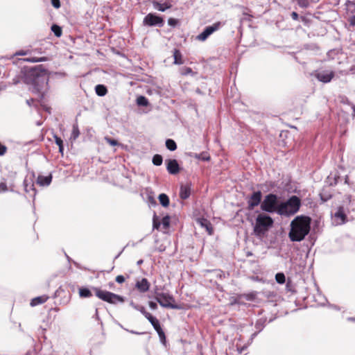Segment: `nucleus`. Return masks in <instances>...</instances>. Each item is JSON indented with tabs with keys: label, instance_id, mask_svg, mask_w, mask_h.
<instances>
[{
	"label": "nucleus",
	"instance_id": "473e14b6",
	"mask_svg": "<svg viewBox=\"0 0 355 355\" xmlns=\"http://www.w3.org/2000/svg\"><path fill=\"white\" fill-rule=\"evenodd\" d=\"M275 279L279 284H284L285 282L286 278L284 273L279 272L276 274Z\"/></svg>",
	"mask_w": 355,
	"mask_h": 355
},
{
	"label": "nucleus",
	"instance_id": "7ed1b4c3",
	"mask_svg": "<svg viewBox=\"0 0 355 355\" xmlns=\"http://www.w3.org/2000/svg\"><path fill=\"white\" fill-rule=\"evenodd\" d=\"M273 224L272 218L266 214H260L256 218L255 225L254 227V233L256 236L261 238L268 231L269 228Z\"/></svg>",
	"mask_w": 355,
	"mask_h": 355
},
{
	"label": "nucleus",
	"instance_id": "f03ea898",
	"mask_svg": "<svg viewBox=\"0 0 355 355\" xmlns=\"http://www.w3.org/2000/svg\"><path fill=\"white\" fill-rule=\"evenodd\" d=\"M301 200L296 196H292L286 202L277 206V213L280 216H291L295 214L300 209Z\"/></svg>",
	"mask_w": 355,
	"mask_h": 355
},
{
	"label": "nucleus",
	"instance_id": "58836bf2",
	"mask_svg": "<svg viewBox=\"0 0 355 355\" xmlns=\"http://www.w3.org/2000/svg\"><path fill=\"white\" fill-rule=\"evenodd\" d=\"M180 73L182 75L186 76L191 73H193L192 69L189 67H183L180 70Z\"/></svg>",
	"mask_w": 355,
	"mask_h": 355
},
{
	"label": "nucleus",
	"instance_id": "603ef678",
	"mask_svg": "<svg viewBox=\"0 0 355 355\" xmlns=\"http://www.w3.org/2000/svg\"><path fill=\"white\" fill-rule=\"evenodd\" d=\"M160 225L159 222H157L156 216L155 215L153 217V227L157 229Z\"/></svg>",
	"mask_w": 355,
	"mask_h": 355
},
{
	"label": "nucleus",
	"instance_id": "052dcab7",
	"mask_svg": "<svg viewBox=\"0 0 355 355\" xmlns=\"http://www.w3.org/2000/svg\"><path fill=\"white\" fill-rule=\"evenodd\" d=\"M142 263H143V260H141V259L137 261V264H138V265H140V264H141Z\"/></svg>",
	"mask_w": 355,
	"mask_h": 355
},
{
	"label": "nucleus",
	"instance_id": "49530a36",
	"mask_svg": "<svg viewBox=\"0 0 355 355\" xmlns=\"http://www.w3.org/2000/svg\"><path fill=\"white\" fill-rule=\"evenodd\" d=\"M6 150H7L6 146L0 143V155L1 156L3 155L6 153Z\"/></svg>",
	"mask_w": 355,
	"mask_h": 355
},
{
	"label": "nucleus",
	"instance_id": "bb28decb",
	"mask_svg": "<svg viewBox=\"0 0 355 355\" xmlns=\"http://www.w3.org/2000/svg\"><path fill=\"white\" fill-rule=\"evenodd\" d=\"M166 146L171 151H173L177 148L176 143L175 142L174 140L171 139H166Z\"/></svg>",
	"mask_w": 355,
	"mask_h": 355
},
{
	"label": "nucleus",
	"instance_id": "423d86ee",
	"mask_svg": "<svg viewBox=\"0 0 355 355\" xmlns=\"http://www.w3.org/2000/svg\"><path fill=\"white\" fill-rule=\"evenodd\" d=\"M156 301L164 308L179 309L180 306L175 304V299L172 295L166 293H157L155 296Z\"/></svg>",
	"mask_w": 355,
	"mask_h": 355
},
{
	"label": "nucleus",
	"instance_id": "ea45409f",
	"mask_svg": "<svg viewBox=\"0 0 355 355\" xmlns=\"http://www.w3.org/2000/svg\"><path fill=\"white\" fill-rule=\"evenodd\" d=\"M297 2L301 8H307L309 5L308 0H297Z\"/></svg>",
	"mask_w": 355,
	"mask_h": 355
},
{
	"label": "nucleus",
	"instance_id": "f257e3e1",
	"mask_svg": "<svg viewBox=\"0 0 355 355\" xmlns=\"http://www.w3.org/2000/svg\"><path fill=\"white\" fill-rule=\"evenodd\" d=\"M288 237L291 241L300 242L304 240L311 230V218L306 216H298L291 223Z\"/></svg>",
	"mask_w": 355,
	"mask_h": 355
},
{
	"label": "nucleus",
	"instance_id": "f8f14e48",
	"mask_svg": "<svg viewBox=\"0 0 355 355\" xmlns=\"http://www.w3.org/2000/svg\"><path fill=\"white\" fill-rule=\"evenodd\" d=\"M315 78L324 83H329L334 77L333 71H320L315 73Z\"/></svg>",
	"mask_w": 355,
	"mask_h": 355
},
{
	"label": "nucleus",
	"instance_id": "4d7b16f0",
	"mask_svg": "<svg viewBox=\"0 0 355 355\" xmlns=\"http://www.w3.org/2000/svg\"><path fill=\"white\" fill-rule=\"evenodd\" d=\"M349 73L354 74L355 73V65L352 66L349 71Z\"/></svg>",
	"mask_w": 355,
	"mask_h": 355
},
{
	"label": "nucleus",
	"instance_id": "6ab92c4d",
	"mask_svg": "<svg viewBox=\"0 0 355 355\" xmlns=\"http://www.w3.org/2000/svg\"><path fill=\"white\" fill-rule=\"evenodd\" d=\"M198 223L202 227H205L209 235H211L213 233V228L211 224L209 221L205 218H200L198 220Z\"/></svg>",
	"mask_w": 355,
	"mask_h": 355
},
{
	"label": "nucleus",
	"instance_id": "0eeeda50",
	"mask_svg": "<svg viewBox=\"0 0 355 355\" xmlns=\"http://www.w3.org/2000/svg\"><path fill=\"white\" fill-rule=\"evenodd\" d=\"M224 26V23L217 21L211 26H207L204 31L196 36V40L201 42H205L211 34L218 31Z\"/></svg>",
	"mask_w": 355,
	"mask_h": 355
},
{
	"label": "nucleus",
	"instance_id": "c9c22d12",
	"mask_svg": "<svg viewBox=\"0 0 355 355\" xmlns=\"http://www.w3.org/2000/svg\"><path fill=\"white\" fill-rule=\"evenodd\" d=\"M160 224L163 225L164 228H168L170 224V217L168 216H164Z\"/></svg>",
	"mask_w": 355,
	"mask_h": 355
},
{
	"label": "nucleus",
	"instance_id": "c03bdc74",
	"mask_svg": "<svg viewBox=\"0 0 355 355\" xmlns=\"http://www.w3.org/2000/svg\"><path fill=\"white\" fill-rule=\"evenodd\" d=\"M159 335V338L162 340H165V334H164V332L163 331L162 329H158V331H156Z\"/></svg>",
	"mask_w": 355,
	"mask_h": 355
},
{
	"label": "nucleus",
	"instance_id": "6e6552de",
	"mask_svg": "<svg viewBox=\"0 0 355 355\" xmlns=\"http://www.w3.org/2000/svg\"><path fill=\"white\" fill-rule=\"evenodd\" d=\"M164 24V21L163 18L155 13H148L145 16L143 20V24L147 26L162 27Z\"/></svg>",
	"mask_w": 355,
	"mask_h": 355
},
{
	"label": "nucleus",
	"instance_id": "dca6fc26",
	"mask_svg": "<svg viewBox=\"0 0 355 355\" xmlns=\"http://www.w3.org/2000/svg\"><path fill=\"white\" fill-rule=\"evenodd\" d=\"M191 194V186L189 184H182L180 190V197L182 199H187Z\"/></svg>",
	"mask_w": 355,
	"mask_h": 355
},
{
	"label": "nucleus",
	"instance_id": "864d4df0",
	"mask_svg": "<svg viewBox=\"0 0 355 355\" xmlns=\"http://www.w3.org/2000/svg\"><path fill=\"white\" fill-rule=\"evenodd\" d=\"M349 22L351 26H355V15H353L349 17Z\"/></svg>",
	"mask_w": 355,
	"mask_h": 355
},
{
	"label": "nucleus",
	"instance_id": "0e129e2a",
	"mask_svg": "<svg viewBox=\"0 0 355 355\" xmlns=\"http://www.w3.org/2000/svg\"><path fill=\"white\" fill-rule=\"evenodd\" d=\"M354 111L355 112V107H354Z\"/></svg>",
	"mask_w": 355,
	"mask_h": 355
},
{
	"label": "nucleus",
	"instance_id": "2f4dec72",
	"mask_svg": "<svg viewBox=\"0 0 355 355\" xmlns=\"http://www.w3.org/2000/svg\"><path fill=\"white\" fill-rule=\"evenodd\" d=\"M55 144L59 146V151L62 153L64 147H63V141L58 137L57 135L54 136Z\"/></svg>",
	"mask_w": 355,
	"mask_h": 355
},
{
	"label": "nucleus",
	"instance_id": "e2e57ef3",
	"mask_svg": "<svg viewBox=\"0 0 355 355\" xmlns=\"http://www.w3.org/2000/svg\"><path fill=\"white\" fill-rule=\"evenodd\" d=\"M334 184H337V180H335V182H334Z\"/></svg>",
	"mask_w": 355,
	"mask_h": 355
},
{
	"label": "nucleus",
	"instance_id": "3c124183",
	"mask_svg": "<svg viewBox=\"0 0 355 355\" xmlns=\"http://www.w3.org/2000/svg\"><path fill=\"white\" fill-rule=\"evenodd\" d=\"M148 305L151 309L155 310L157 309V304L154 302H149Z\"/></svg>",
	"mask_w": 355,
	"mask_h": 355
},
{
	"label": "nucleus",
	"instance_id": "aec40b11",
	"mask_svg": "<svg viewBox=\"0 0 355 355\" xmlns=\"http://www.w3.org/2000/svg\"><path fill=\"white\" fill-rule=\"evenodd\" d=\"M265 323H266V319H264V318H260L256 322L255 328L257 329V331L252 334V336H251L252 339H253L255 336H257V335L260 331H262V329H263V327L265 326Z\"/></svg>",
	"mask_w": 355,
	"mask_h": 355
},
{
	"label": "nucleus",
	"instance_id": "79ce46f5",
	"mask_svg": "<svg viewBox=\"0 0 355 355\" xmlns=\"http://www.w3.org/2000/svg\"><path fill=\"white\" fill-rule=\"evenodd\" d=\"M143 315L145 316V318L149 321H152L155 318L153 317L150 313H149L148 312H147L146 311H144V313H143Z\"/></svg>",
	"mask_w": 355,
	"mask_h": 355
},
{
	"label": "nucleus",
	"instance_id": "20e7f679",
	"mask_svg": "<svg viewBox=\"0 0 355 355\" xmlns=\"http://www.w3.org/2000/svg\"><path fill=\"white\" fill-rule=\"evenodd\" d=\"M94 289L95 291L96 296L104 302L112 304L123 303L125 302V298L119 295L110 291H103L98 288H94Z\"/></svg>",
	"mask_w": 355,
	"mask_h": 355
},
{
	"label": "nucleus",
	"instance_id": "4468645a",
	"mask_svg": "<svg viewBox=\"0 0 355 355\" xmlns=\"http://www.w3.org/2000/svg\"><path fill=\"white\" fill-rule=\"evenodd\" d=\"M166 169L170 174L175 175L180 171V166L176 159L166 160Z\"/></svg>",
	"mask_w": 355,
	"mask_h": 355
},
{
	"label": "nucleus",
	"instance_id": "a18cd8bd",
	"mask_svg": "<svg viewBox=\"0 0 355 355\" xmlns=\"http://www.w3.org/2000/svg\"><path fill=\"white\" fill-rule=\"evenodd\" d=\"M52 6L55 8H59L60 7V0H51Z\"/></svg>",
	"mask_w": 355,
	"mask_h": 355
},
{
	"label": "nucleus",
	"instance_id": "bf43d9fd",
	"mask_svg": "<svg viewBox=\"0 0 355 355\" xmlns=\"http://www.w3.org/2000/svg\"><path fill=\"white\" fill-rule=\"evenodd\" d=\"M348 320L355 321V318H348Z\"/></svg>",
	"mask_w": 355,
	"mask_h": 355
},
{
	"label": "nucleus",
	"instance_id": "4c0bfd02",
	"mask_svg": "<svg viewBox=\"0 0 355 355\" xmlns=\"http://www.w3.org/2000/svg\"><path fill=\"white\" fill-rule=\"evenodd\" d=\"M105 141H106V142H107V144H109L110 146H115L119 145V142H118L116 140H115V139H111V138H110V137H105Z\"/></svg>",
	"mask_w": 355,
	"mask_h": 355
},
{
	"label": "nucleus",
	"instance_id": "412c9836",
	"mask_svg": "<svg viewBox=\"0 0 355 355\" xmlns=\"http://www.w3.org/2000/svg\"><path fill=\"white\" fill-rule=\"evenodd\" d=\"M153 6L155 10H157L161 12H164L166 10H167L171 7V4H168L166 3H161L158 1H153Z\"/></svg>",
	"mask_w": 355,
	"mask_h": 355
},
{
	"label": "nucleus",
	"instance_id": "c756f323",
	"mask_svg": "<svg viewBox=\"0 0 355 355\" xmlns=\"http://www.w3.org/2000/svg\"><path fill=\"white\" fill-rule=\"evenodd\" d=\"M163 162L162 157L160 155H155L153 157V163L155 166H160L162 165Z\"/></svg>",
	"mask_w": 355,
	"mask_h": 355
},
{
	"label": "nucleus",
	"instance_id": "1a4fd4ad",
	"mask_svg": "<svg viewBox=\"0 0 355 355\" xmlns=\"http://www.w3.org/2000/svg\"><path fill=\"white\" fill-rule=\"evenodd\" d=\"M33 75L35 76L33 80L34 89L40 94H43V89L47 85V77L45 75L36 76L33 72Z\"/></svg>",
	"mask_w": 355,
	"mask_h": 355
},
{
	"label": "nucleus",
	"instance_id": "f704fd0d",
	"mask_svg": "<svg viewBox=\"0 0 355 355\" xmlns=\"http://www.w3.org/2000/svg\"><path fill=\"white\" fill-rule=\"evenodd\" d=\"M130 305L135 309L140 311L142 314L144 313V311H146L145 308L143 306H141V305H139V304H136L135 303H134L132 301L130 302Z\"/></svg>",
	"mask_w": 355,
	"mask_h": 355
},
{
	"label": "nucleus",
	"instance_id": "de8ad7c7",
	"mask_svg": "<svg viewBox=\"0 0 355 355\" xmlns=\"http://www.w3.org/2000/svg\"><path fill=\"white\" fill-rule=\"evenodd\" d=\"M177 23H178L177 19H173V18H170L168 20V25H170L171 26H175L177 24Z\"/></svg>",
	"mask_w": 355,
	"mask_h": 355
},
{
	"label": "nucleus",
	"instance_id": "4be33fe9",
	"mask_svg": "<svg viewBox=\"0 0 355 355\" xmlns=\"http://www.w3.org/2000/svg\"><path fill=\"white\" fill-rule=\"evenodd\" d=\"M95 91L99 96H104L107 92L106 87L103 85H97L95 87Z\"/></svg>",
	"mask_w": 355,
	"mask_h": 355
},
{
	"label": "nucleus",
	"instance_id": "393cba45",
	"mask_svg": "<svg viewBox=\"0 0 355 355\" xmlns=\"http://www.w3.org/2000/svg\"><path fill=\"white\" fill-rule=\"evenodd\" d=\"M193 157H195L196 159L202 160V161H209L210 159L209 155L207 153H205V152L199 153V154L194 153Z\"/></svg>",
	"mask_w": 355,
	"mask_h": 355
},
{
	"label": "nucleus",
	"instance_id": "b1692460",
	"mask_svg": "<svg viewBox=\"0 0 355 355\" xmlns=\"http://www.w3.org/2000/svg\"><path fill=\"white\" fill-rule=\"evenodd\" d=\"M80 135V131L77 123H74L72 128V132L71 134L70 139L76 140Z\"/></svg>",
	"mask_w": 355,
	"mask_h": 355
},
{
	"label": "nucleus",
	"instance_id": "2eb2a0df",
	"mask_svg": "<svg viewBox=\"0 0 355 355\" xmlns=\"http://www.w3.org/2000/svg\"><path fill=\"white\" fill-rule=\"evenodd\" d=\"M135 287L141 292L145 293L149 290L150 283L146 278H142L136 282Z\"/></svg>",
	"mask_w": 355,
	"mask_h": 355
},
{
	"label": "nucleus",
	"instance_id": "5701e85b",
	"mask_svg": "<svg viewBox=\"0 0 355 355\" xmlns=\"http://www.w3.org/2000/svg\"><path fill=\"white\" fill-rule=\"evenodd\" d=\"M158 199L159 200L160 204L163 207H166L169 205L170 201H169V198L166 194L161 193L160 195H159Z\"/></svg>",
	"mask_w": 355,
	"mask_h": 355
},
{
	"label": "nucleus",
	"instance_id": "6e6d98bb",
	"mask_svg": "<svg viewBox=\"0 0 355 355\" xmlns=\"http://www.w3.org/2000/svg\"><path fill=\"white\" fill-rule=\"evenodd\" d=\"M26 53H27L24 51H19L16 52L15 55H26Z\"/></svg>",
	"mask_w": 355,
	"mask_h": 355
},
{
	"label": "nucleus",
	"instance_id": "ddd939ff",
	"mask_svg": "<svg viewBox=\"0 0 355 355\" xmlns=\"http://www.w3.org/2000/svg\"><path fill=\"white\" fill-rule=\"evenodd\" d=\"M261 197L262 195L260 191L254 192L248 201V209L251 210L258 206L261 201Z\"/></svg>",
	"mask_w": 355,
	"mask_h": 355
},
{
	"label": "nucleus",
	"instance_id": "7c9ffc66",
	"mask_svg": "<svg viewBox=\"0 0 355 355\" xmlns=\"http://www.w3.org/2000/svg\"><path fill=\"white\" fill-rule=\"evenodd\" d=\"M51 31L53 32L54 35L56 37H60L62 35V29L58 25H53L51 26Z\"/></svg>",
	"mask_w": 355,
	"mask_h": 355
},
{
	"label": "nucleus",
	"instance_id": "8fccbe9b",
	"mask_svg": "<svg viewBox=\"0 0 355 355\" xmlns=\"http://www.w3.org/2000/svg\"><path fill=\"white\" fill-rule=\"evenodd\" d=\"M346 200L349 203V204H352V209L353 211H355V202H352V200H351V196H348L347 198H346Z\"/></svg>",
	"mask_w": 355,
	"mask_h": 355
},
{
	"label": "nucleus",
	"instance_id": "72a5a7b5",
	"mask_svg": "<svg viewBox=\"0 0 355 355\" xmlns=\"http://www.w3.org/2000/svg\"><path fill=\"white\" fill-rule=\"evenodd\" d=\"M24 60L26 61V62H28L35 63V62H43L44 60H46V59H45V58H35V57H33V58H26V59H24Z\"/></svg>",
	"mask_w": 355,
	"mask_h": 355
},
{
	"label": "nucleus",
	"instance_id": "e433bc0d",
	"mask_svg": "<svg viewBox=\"0 0 355 355\" xmlns=\"http://www.w3.org/2000/svg\"><path fill=\"white\" fill-rule=\"evenodd\" d=\"M150 322L153 325V327L155 331H158V329H161L159 322L156 318L153 320L150 321Z\"/></svg>",
	"mask_w": 355,
	"mask_h": 355
},
{
	"label": "nucleus",
	"instance_id": "37998d69",
	"mask_svg": "<svg viewBox=\"0 0 355 355\" xmlns=\"http://www.w3.org/2000/svg\"><path fill=\"white\" fill-rule=\"evenodd\" d=\"M345 183L349 185L350 186V188L353 190L355 191V183H349V178L347 175L345 176Z\"/></svg>",
	"mask_w": 355,
	"mask_h": 355
},
{
	"label": "nucleus",
	"instance_id": "5fc2aeb1",
	"mask_svg": "<svg viewBox=\"0 0 355 355\" xmlns=\"http://www.w3.org/2000/svg\"><path fill=\"white\" fill-rule=\"evenodd\" d=\"M291 17L293 20H297L298 19V14L296 12H293L291 13Z\"/></svg>",
	"mask_w": 355,
	"mask_h": 355
},
{
	"label": "nucleus",
	"instance_id": "39448f33",
	"mask_svg": "<svg viewBox=\"0 0 355 355\" xmlns=\"http://www.w3.org/2000/svg\"><path fill=\"white\" fill-rule=\"evenodd\" d=\"M278 199L275 194L270 193L265 196L261 203V209L268 213L277 212Z\"/></svg>",
	"mask_w": 355,
	"mask_h": 355
},
{
	"label": "nucleus",
	"instance_id": "a878e982",
	"mask_svg": "<svg viewBox=\"0 0 355 355\" xmlns=\"http://www.w3.org/2000/svg\"><path fill=\"white\" fill-rule=\"evenodd\" d=\"M79 295L81 297H89L92 295L91 291L87 288H79Z\"/></svg>",
	"mask_w": 355,
	"mask_h": 355
},
{
	"label": "nucleus",
	"instance_id": "9b49d317",
	"mask_svg": "<svg viewBox=\"0 0 355 355\" xmlns=\"http://www.w3.org/2000/svg\"><path fill=\"white\" fill-rule=\"evenodd\" d=\"M23 184L25 192L28 193L31 197L35 198L36 195V191L34 186L33 178L26 177Z\"/></svg>",
	"mask_w": 355,
	"mask_h": 355
},
{
	"label": "nucleus",
	"instance_id": "09e8293b",
	"mask_svg": "<svg viewBox=\"0 0 355 355\" xmlns=\"http://www.w3.org/2000/svg\"><path fill=\"white\" fill-rule=\"evenodd\" d=\"M116 282L119 284H122L125 282V277L123 275H118L116 277Z\"/></svg>",
	"mask_w": 355,
	"mask_h": 355
},
{
	"label": "nucleus",
	"instance_id": "9d476101",
	"mask_svg": "<svg viewBox=\"0 0 355 355\" xmlns=\"http://www.w3.org/2000/svg\"><path fill=\"white\" fill-rule=\"evenodd\" d=\"M335 225H342L346 221V214L343 206L338 207L336 211L332 214Z\"/></svg>",
	"mask_w": 355,
	"mask_h": 355
},
{
	"label": "nucleus",
	"instance_id": "a211bd4d",
	"mask_svg": "<svg viewBox=\"0 0 355 355\" xmlns=\"http://www.w3.org/2000/svg\"><path fill=\"white\" fill-rule=\"evenodd\" d=\"M48 299H49V296H47L46 295H43L41 296L34 297L33 299L31 300L30 305L31 306H35L39 304H42L44 302H46Z\"/></svg>",
	"mask_w": 355,
	"mask_h": 355
},
{
	"label": "nucleus",
	"instance_id": "a19ab883",
	"mask_svg": "<svg viewBox=\"0 0 355 355\" xmlns=\"http://www.w3.org/2000/svg\"><path fill=\"white\" fill-rule=\"evenodd\" d=\"M8 191L7 184L5 182H0V193H5Z\"/></svg>",
	"mask_w": 355,
	"mask_h": 355
},
{
	"label": "nucleus",
	"instance_id": "f3484780",
	"mask_svg": "<svg viewBox=\"0 0 355 355\" xmlns=\"http://www.w3.org/2000/svg\"><path fill=\"white\" fill-rule=\"evenodd\" d=\"M51 175L47 176L39 175L37 179V183L42 187H45L49 186L51 184Z\"/></svg>",
	"mask_w": 355,
	"mask_h": 355
},
{
	"label": "nucleus",
	"instance_id": "cd10ccee",
	"mask_svg": "<svg viewBox=\"0 0 355 355\" xmlns=\"http://www.w3.org/2000/svg\"><path fill=\"white\" fill-rule=\"evenodd\" d=\"M174 63L175 64H182L181 53L178 50H175L173 53Z\"/></svg>",
	"mask_w": 355,
	"mask_h": 355
},
{
	"label": "nucleus",
	"instance_id": "680f3d73",
	"mask_svg": "<svg viewBox=\"0 0 355 355\" xmlns=\"http://www.w3.org/2000/svg\"><path fill=\"white\" fill-rule=\"evenodd\" d=\"M96 317L97 319H98V309H96Z\"/></svg>",
	"mask_w": 355,
	"mask_h": 355
},
{
	"label": "nucleus",
	"instance_id": "c85d7f7f",
	"mask_svg": "<svg viewBox=\"0 0 355 355\" xmlns=\"http://www.w3.org/2000/svg\"><path fill=\"white\" fill-rule=\"evenodd\" d=\"M137 103L140 106H146L148 104V101L145 96H140L137 98Z\"/></svg>",
	"mask_w": 355,
	"mask_h": 355
},
{
	"label": "nucleus",
	"instance_id": "13d9d810",
	"mask_svg": "<svg viewBox=\"0 0 355 355\" xmlns=\"http://www.w3.org/2000/svg\"><path fill=\"white\" fill-rule=\"evenodd\" d=\"M125 331L131 333V334H141V333H139L137 331H133V330H128V329H124Z\"/></svg>",
	"mask_w": 355,
	"mask_h": 355
}]
</instances>
